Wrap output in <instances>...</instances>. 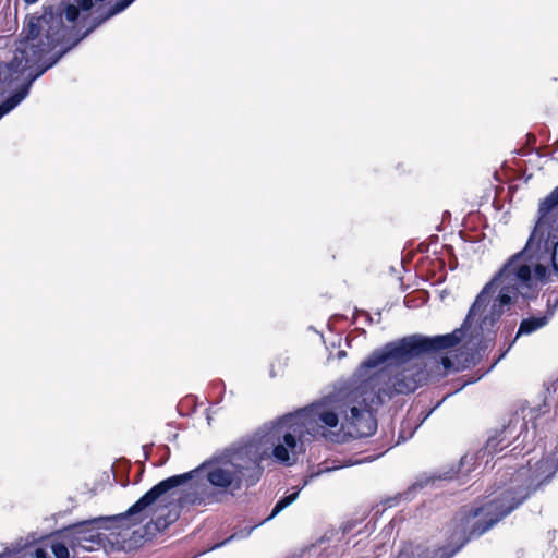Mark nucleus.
<instances>
[{
    "mask_svg": "<svg viewBox=\"0 0 558 558\" xmlns=\"http://www.w3.org/2000/svg\"><path fill=\"white\" fill-rule=\"evenodd\" d=\"M58 537L60 538V541H53L51 543V551L52 554L56 556V558H69V543L66 539H64L61 535H60V531L58 532Z\"/></svg>",
    "mask_w": 558,
    "mask_h": 558,
    "instance_id": "obj_12",
    "label": "nucleus"
},
{
    "mask_svg": "<svg viewBox=\"0 0 558 558\" xmlns=\"http://www.w3.org/2000/svg\"><path fill=\"white\" fill-rule=\"evenodd\" d=\"M549 282L548 271L541 265L523 263L512 256L500 271L476 295L463 323L469 342L477 351L488 349L495 340L499 320L518 294L524 299L537 295L539 287Z\"/></svg>",
    "mask_w": 558,
    "mask_h": 558,
    "instance_id": "obj_1",
    "label": "nucleus"
},
{
    "mask_svg": "<svg viewBox=\"0 0 558 558\" xmlns=\"http://www.w3.org/2000/svg\"><path fill=\"white\" fill-rule=\"evenodd\" d=\"M31 555L33 558H48V553L44 548H36L35 550H31Z\"/></svg>",
    "mask_w": 558,
    "mask_h": 558,
    "instance_id": "obj_17",
    "label": "nucleus"
},
{
    "mask_svg": "<svg viewBox=\"0 0 558 558\" xmlns=\"http://www.w3.org/2000/svg\"><path fill=\"white\" fill-rule=\"evenodd\" d=\"M505 355H506V352H504V353L499 356V360H500V359H502V357H505Z\"/></svg>",
    "mask_w": 558,
    "mask_h": 558,
    "instance_id": "obj_20",
    "label": "nucleus"
},
{
    "mask_svg": "<svg viewBox=\"0 0 558 558\" xmlns=\"http://www.w3.org/2000/svg\"><path fill=\"white\" fill-rule=\"evenodd\" d=\"M442 364L446 368H448L451 365V362L449 359L445 357L442 359Z\"/></svg>",
    "mask_w": 558,
    "mask_h": 558,
    "instance_id": "obj_18",
    "label": "nucleus"
},
{
    "mask_svg": "<svg viewBox=\"0 0 558 558\" xmlns=\"http://www.w3.org/2000/svg\"><path fill=\"white\" fill-rule=\"evenodd\" d=\"M385 349L386 344L375 350L352 376V396L365 404H381L396 395L411 393L428 380V364L417 357L375 362V355Z\"/></svg>",
    "mask_w": 558,
    "mask_h": 558,
    "instance_id": "obj_3",
    "label": "nucleus"
},
{
    "mask_svg": "<svg viewBox=\"0 0 558 558\" xmlns=\"http://www.w3.org/2000/svg\"><path fill=\"white\" fill-rule=\"evenodd\" d=\"M267 440L268 433L263 427L252 439L234 445L215 460L202 464L199 469L184 473L183 475H187V478L180 486L193 478L195 473L202 474L213 487L220 492L234 494L243 486L255 485L263 472L262 460L270 451L274 456L275 445Z\"/></svg>",
    "mask_w": 558,
    "mask_h": 558,
    "instance_id": "obj_4",
    "label": "nucleus"
},
{
    "mask_svg": "<svg viewBox=\"0 0 558 558\" xmlns=\"http://www.w3.org/2000/svg\"><path fill=\"white\" fill-rule=\"evenodd\" d=\"M537 220L522 251L514 254L532 269L541 265L558 280V186L539 202Z\"/></svg>",
    "mask_w": 558,
    "mask_h": 558,
    "instance_id": "obj_7",
    "label": "nucleus"
},
{
    "mask_svg": "<svg viewBox=\"0 0 558 558\" xmlns=\"http://www.w3.org/2000/svg\"><path fill=\"white\" fill-rule=\"evenodd\" d=\"M557 469L550 459H542L536 462L532 474L529 476L530 470L521 469L512 484L502 490L498 497L481 508H476L468 513H460L454 519L453 545L450 544L438 549L417 551L414 558H451L469 539L483 535L520 506L533 490L548 481ZM413 554L412 546L409 545L400 550L398 558H411Z\"/></svg>",
    "mask_w": 558,
    "mask_h": 558,
    "instance_id": "obj_2",
    "label": "nucleus"
},
{
    "mask_svg": "<svg viewBox=\"0 0 558 558\" xmlns=\"http://www.w3.org/2000/svg\"><path fill=\"white\" fill-rule=\"evenodd\" d=\"M299 496V492L292 493L283 498H281L276 506L274 507L271 514L268 517V520L276 517L279 512H281L284 508L290 506L294 500H296Z\"/></svg>",
    "mask_w": 558,
    "mask_h": 558,
    "instance_id": "obj_15",
    "label": "nucleus"
},
{
    "mask_svg": "<svg viewBox=\"0 0 558 558\" xmlns=\"http://www.w3.org/2000/svg\"><path fill=\"white\" fill-rule=\"evenodd\" d=\"M0 558H33L31 555V550H19L15 553H3L0 554Z\"/></svg>",
    "mask_w": 558,
    "mask_h": 558,
    "instance_id": "obj_16",
    "label": "nucleus"
},
{
    "mask_svg": "<svg viewBox=\"0 0 558 558\" xmlns=\"http://www.w3.org/2000/svg\"><path fill=\"white\" fill-rule=\"evenodd\" d=\"M344 398L349 407V412H344V423L351 435L356 437L372 436L377 428L376 420L371 411L375 404H365L362 398L352 396V378L350 379Z\"/></svg>",
    "mask_w": 558,
    "mask_h": 558,
    "instance_id": "obj_9",
    "label": "nucleus"
},
{
    "mask_svg": "<svg viewBox=\"0 0 558 558\" xmlns=\"http://www.w3.org/2000/svg\"><path fill=\"white\" fill-rule=\"evenodd\" d=\"M24 1H25L26 3H28V4H32V3L37 2L38 0H24Z\"/></svg>",
    "mask_w": 558,
    "mask_h": 558,
    "instance_id": "obj_19",
    "label": "nucleus"
},
{
    "mask_svg": "<svg viewBox=\"0 0 558 558\" xmlns=\"http://www.w3.org/2000/svg\"><path fill=\"white\" fill-rule=\"evenodd\" d=\"M338 425L339 417L333 410L326 405L315 404L287 414L264 427L268 433L267 441L275 445V460L290 465L302 451V440L305 435L333 441L337 435L329 429L336 428Z\"/></svg>",
    "mask_w": 558,
    "mask_h": 558,
    "instance_id": "obj_5",
    "label": "nucleus"
},
{
    "mask_svg": "<svg viewBox=\"0 0 558 558\" xmlns=\"http://www.w3.org/2000/svg\"><path fill=\"white\" fill-rule=\"evenodd\" d=\"M187 478V475H174L168 477L145 495H143L124 513L109 517H97L90 520L72 524L60 531V535L68 541L72 549L81 547L84 550L92 551L104 544L105 535L100 530H111L119 526H131L143 522L148 518V509L162 495L175 488Z\"/></svg>",
    "mask_w": 558,
    "mask_h": 558,
    "instance_id": "obj_6",
    "label": "nucleus"
},
{
    "mask_svg": "<svg viewBox=\"0 0 558 558\" xmlns=\"http://www.w3.org/2000/svg\"><path fill=\"white\" fill-rule=\"evenodd\" d=\"M299 496V492L292 493L283 498H281L276 506L274 507L271 514L268 517V520L276 517L279 512H281L284 508L290 506L294 500H296Z\"/></svg>",
    "mask_w": 558,
    "mask_h": 558,
    "instance_id": "obj_14",
    "label": "nucleus"
},
{
    "mask_svg": "<svg viewBox=\"0 0 558 558\" xmlns=\"http://www.w3.org/2000/svg\"><path fill=\"white\" fill-rule=\"evenodd\" d=\"M463 338H466V341H469V336L463 330V325L460 329L444 336H436L433 338L417 335L409 336L398 341L387 343L385 351L376 354L374 360L376 359L375 362L378 363L385 361L387 357H418L425 352L451 348L459 343ZM468 344L472 345L470 342H468Z\"/></svg>",
    "mask_w": 558,
    "mask_h": 558,
    "instance_id": "obj_8",
    "label": "nucleus"
},
{
    "mask_svg": "<svg viewBox=\"0 0 558 558\" xmlns=\"http://www.w3.org/2000/svg\"><path fill=\"white\" fill-rule=\"evenodd\" d=\"M504 439L499 436L489 437L486 441V445L483 449V454L494 456L497 452L501 451L507 445H502Z\"/></svg>",
    "mask_w": 558,
    "mask_h": 558,
    "instance_id": "obj_13",
    "label": "nucleus"
},
{
    "mask_svg": "<svg viewBox=\"0 0 558 558\" xmlns=\"http://www.w3.org/2000/svg\"><path fill=\"white\" fill-rule=\"evenodd\" d=\"M547 323L548 318L546 316L523 319L520 324L517 338L520 337L521 335H530L547 325Z\"/></svg>",
    "mask_w": 558,
    "mask_h": 558,
    "instance_id": "obj_10",
    "label": "nucleus"
},
{
    "mask_svg": "<svg viewBox=\"0 0 558 558\" xmlns=\"http://www.w3.org/2000/svg\"><path fill=\"white\" fill-rule=\"evenodd\" d=\"M134 0H120L119 2H117L109 11L108 13L102 16V17H94L93 21H94V24L93 26L85 33L87 34L88 32H90L94 27H96L97 25H99L101 22H104L105 20L122 12L123 10H125Z\"/></svg>",
    "mask_w": 558,
    "mask_h": 558,
    "instance_id": "obj_11",
    "label": "nucleus"
}]
</instances>
